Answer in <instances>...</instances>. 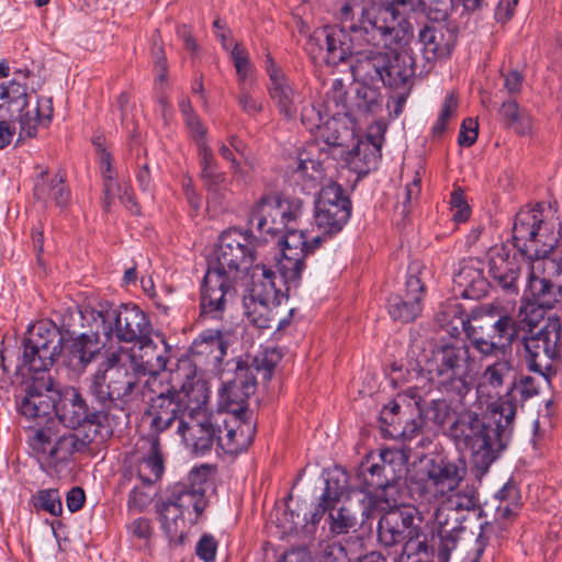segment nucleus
<instances>
[{"label": "nucleus", "instance_id": "1", "mask_svg": "<svg viewBox=\"0 0 562 562\" xmlns=\"http://www.w3.org/2000/svg\"><path fill=\"white\" fill-rule=\"evenodd\" d=\"M256 244L249 232L231 228L221 234L215 258L209 263L201 285L203 317L222 319L236 302L238 289L251 281Z\"/></svg>", "mask_w": 562, "mask_h": 562}, {"label": "nucleus", "instance_id": "2", "mask_svg": "<svg viewBox=\"0 0 562 562\" xmlns=\"http://www.w3.org/2000/svg\"><path fill=\"white\" fill-rule=\"evenodd\" d=\"M475 367L470 347L463 341L441 344L432 349L424 370L428 380L445 398L424 400L415 389H409V397L414 401L417 419L422 428L428 424L441 427L456 412L457 405L465 406L467 397L473 389L472 372Z\"/></svg>", "mask_w": 562, "mask_h": 562}, {"label": "nucleus", "instance_id": "3", "mask_svg": "<svg viewBox=\"0 0 562 562\" xmlns=\"http://www.w3.org/2000/svg\"><path fill=\"white\" fill-rule=\"evenodd\" d=\"M516 404L498 398L482 416L474 412L460 413L448 428L449 437L460 449L471 452L475 476L481 479L507 447L512 437Z\"/></svg>", "mask_w": 562, "mask_h": 562}, {"label": "nucleus", "instance_id": "4", "mask_svg": "<svg viewBox=\"0 0 562 562\" xmlns=\"http://www.w3.org/2000/svg\"><path fill=\"white\" fill-rule=\"evenodd\" d=\"M339 11L340 22L351 31V41L362 46L396 52L414 38L411 22L379 0H347Z\"/></svg>", "mask_w": 562, "mask_h": 562}, {"label": "nucleus", "instance_id": "5", "mask_svg": "<svg viewBox=\"0 0 562 562\" xmlns=\"http://www.w3.org/2000/svg\"><path fill=\"white\" fill-rule=\"evenodd\" d=\"M206 382L195 378V367L189 359H178L169 372L168 386L149 398L145 417L151 436H158L179 422L195 403H207Z\"/></svg>", "mask_w": 562, "mask_h": 562}, {"label": "nucleus", "instance_id": "6", "mask_svg": "<svg viewBox=\"0 0 562 562\" xmlns=\"http://www.w3.org/2000/svg\"><path fill=\"white\" fill-rule=\"evenodd\" d=\"M513 239L517 250L532 262L535 273L562 288V250L554 249L553 225L546 221L541 204L516 214Z\"/></svg>", "mask_w": 562, "mask_h": 562}, {"label": "nucleus", "instance_id": "7", "mask_svg": "<svg viewBox=\"0 0 562 562\" xmlns=\"http://www.w3.org/2000/svg\"><path fill=\"white\" fill-rule=\"evenodd\" d=\"M487 314L497 317L486 326L473 325L464 317L459 303H448L438 313L442 327H448L451 335L459 333L461 327L472 347L483 357L505 355L513 342L519 337V323L506 311L490 306Z\"/></svg>", "mask_w": 562, "mask_h": 562}, {"label": "nucleus", "instance_id": "8", "mask_svg": "<svg viewBox=\"0 0 562 562\" xmlns=\"http://www.w3.org/2000/svg\"><path fill=\"white\" fill-rule=\"evenodd\" d=\"M244 288L243 306L248 321L260 329L276 327L277 330L285 328L290 324L293 308L288 310V316H280V305L288 299V292H283L276 285V273L266 265L257 263L251 271V281Z\"/></svg>", "mask_w": 562, "mask_h": 562}, {"label": "nucleus", "instance_id": "9", "mask_svg": "<svg viewBox=\"0 0 562 562\" xmlns=\"http://www.w3.org/2000/svg\"><path fill=\"white\" fill-rule=\"evenodd\" d=\"M12 74L15 78L0 85V117L15 120L20 124L21 133L33 137L38 125L49 124L53 102L50 98L38 97L32 104L26 83L20 81L21 78L26 79L30 71L18 69Z\"/></svg>", "mask_w": 562, "mask_h": 562}, {"label": "nucleus", "instance_id": "10", "mask_svg": "<svg viewBox=\"0 0 562 562\" xmlns=\"http://www.w3.org/2000/svg\"><path fill=\"white\" fill-rule=\"evenodd\" d=\"M520 508V493L513 482H507L497 491L491 499L486 501L480 507L479 517L486 518L480 525V532L476 536L473 546L465 552L462 551L463 543L458 551H453L461 558L460 562H480L485 548L490 543L496 530L503 531L512 522ZM464 542V540L462 541Z\"/></svg>", "mask_w": 562, "mask_h": 562}, {"label": "nucleus", "instance_id": "11", "mask_svg": "<svg viewBox=\"0 0 562 562\" xmlns=\"http://www.w3.org/2000/svg\"><path fill=\"white\" fill-rule=\"evenodd\" d=\"M479 507V494L473 487L449 493L438 505L435 513L436 535L438 537L437 557L439 562H449L452 551H458L464 540L467 529L463 526V512Z\"/></svg>", "mask_w": 562, "mask_h": 562}, {"label": "nucleus", "instance_id": "12", "mask_svg": "<svg viewBox=\"0 0 562 562\" xmlns=\"http://www.w3.org/2000/svg\"><path fill=\"white\" fill-rule=\"evenodd\" d=\"M54 383L44 376L34 380L19 403V412L29 423L33 435L30 445L34 451H46V446L58 435L59 422L55 417Z\"/></svg>", "mask_w": 562, "mask_h": 562}, {"label": "nucleus", "instance_id": "13", "mask_svg": "<svg viewBox=\"0 0 562 562\" xmlns=\"http://www.w3.org/2000/svg\"><path fill=\"white\" fill-rule=\"evenodd\" d=\"M94 323L100 324L103 335L115 336L119 341L136 342L153 333L147 314L135 304L113 306L108 302L99 303L91 310Z\"/></svg>", "mask_w": 562, "mask_h": 562}, {"label": "nucleus", "instance_id": "14", "mask_svg": "<svg viewBox=\"0 0 562 562\" xmlns=\"http://www.w3.org/2000/svg\"><path fill=\"white\" fill-rule=\"evenodd\" d=\"M463 479L464 470L458 464L431 460L426 471L411 479L409 495L419 504H440L449 493L458 490Z\"/></svg>", "mask_w": 562, "mask_h": 562}, {"label": "nucleus", "instance_id": "15", "mask_svg": "<svg viewBox=\"0 0 562 562\" xmlns=\"http://www.w3.org/2000/svg\"><path fill=\"white\" fill-rule=\"evenodd\" d=\"M302 213L303 202L299 198L269 193L252 206L249 222L256 225L262 236L274 237L284 233L290 225H296Z\"/></svg>", "mask_w": 562, "mask_h": 562}, {"label": "nucleus", "instance_id": "16", "mask_svg": "<svg viewBox=\"0 0 562 562\" xmlns=\"http://www.w3.org/2000/svg\"><path fill=\"white\" fill-rule=\"evenodd\" d=\"M137 378L127 369L97 370L89 392L103 409H124L137 394Z\"/></svg>", "mask_w": 562, "mask_h": 562}, {"label": "nucleus", "instance_id": "17", "mask_svg": "<svg viewBox=\"0 0 562 562\" xmlns=\"http://www.w3.org/2000/svg\"><path fill=\"white\" fill-rule=\"evenodd\" d=\"M64 337L49 322H38L29 329L20 368L31 372H45L59 356Z\"/></svg>", "mask_w": 562, "mask_h": 562}, {"label": "nucleus", "instance_id": "18", "mask_svg": "<svg viewBox=\"0 0 562 562\" xmlns=\"http://www.w3.org/2000/svg\"><path fill=\"white\" fill-rule=\"evenodd\" d=\"M406 461L405 453L396 448H386L378 454H368L357 472L361 490L389 492L402 477Z\"/></svg>", "mask_w": 562, "mask_h": 562}, {"label": "nucleus", "instance_id": "19", "mask_svg": "<svg viewBox=\"0 0 562 562\" xmlns=\"http://www.w3.org/2000/svg\"><path fill=\"white\" fill-rule=\"evenodd\" d=\"M422 522L423 518L416 507L398 505L380 517L376 528L378 543L385 549L404 546L425 532Z\"/></svg>", "mask_w": 562, "mask_h": 562}, {"label": "nucleus", "instance_id": "20", "mask_svg": "<svg viewBox=\"0 0 562 562\" xmlns=\"http://www.w3.org/2000/svg\"><path fill=\"white\" fill-rule=\"evenodd\" d=\"M206 404L195 403L191 411L184 414L176 430L186 447L195 456L210 452L216 442V413H207Z\"/></svg>", "mask_w": 562, "mask_h": 562}, {"label": "nucleus", "instance_id": "21", "mask_svg": "<svg viewBox=\"0 0 562 562\" xmlns=\"http://www.w3.org/2000/svg\"><path fill=\"white\" fill-rule=\"evenodd\" d=\"M351 215V201L338 183L324 186L315 201L314 220L324 235L339 233Z\"/></svg>", "mask_w": 562, "mask_h": 562}, {"label": "nucleus", "instance_id": "22", "mask_svg": "<svg viewBox=\"0 0 562 562\" xmlns=\"http://www.w3.org/2000/svg\"><path fill=\"white\" fill-rule=\"evenodd\" d=\"M212 470L213 467L210 464L195 467L189 472L186 481L176 483L170 490L169 496L186 514L189 525L198 522L207 505L204 485Z\"/></svg>", "mask_w": 562, "mask_h": 562}, {"label": "nucleus", "instance_id": "23", "mask_svg": "<svg viewBox=\"0 0 562 562\" xmlns=\"http://www.w3.org/2000/svg\"><path fill=\"white\" fill-rule=\"evenodd\" d=\"M561 326L558 321H549L539 331L524 338L528 368L549 378L552 363L560 357Z\"/></svg>", "mask_w": 562, "mask_h": 562}, {"label": "nucleus", "instance_id": "24", "mask_svg": "<svg viewBox=\"0 0 562 562\" xmlns=\"http://www.w3.org/2000/svg\"><path fill=\"white\" fill-rule=\"evenodd\" d=\"M420 271L422 265L418 261L411 262L403 293L389 296L387 312L394 322L407 324L422 315L426 288L419 278Z\"/></svg>", "mask_w": 562, "mask_h": 562}, {"label": "nucleus", "instance_id": "25", "mask_svg": "<svg viewBox=\"0 0 562 562\" xmlns=\"http://www.w3.org/2000/svg\"><path fill=\"white\" fill-rule=\"evenodd\" d=\"M290 225L282 234L280 240L282 257L278 261V271L286 286V292L292 288L297 289L305 268V257L311 254L306 236Z\"/></svg>", "mask_w": 562, "mask_h": 562}, {"label": "nucleus", "instance_id": "26", "mask_svg": "<svg viewBox=\"0 0 562 562\" xmlns=\"http://www.w3.org/2000/svg\"><path fill=\"white\" fill-rule=\"evenodd\" d=\"M58 395L55 401V417L59 422V426L76 429L80 426L94 427V434L101 427L106 414L103 411L90 412L81 393L72 386L55 391Z\"/></svg>", "mask_w": 562, "mask_h": 562}, {"label": "nucleus", "instance_id": "27", "mask_svg": "<svg viewBox=\"0 0 562 562\" xmlns=\"http://www.w3.org/2000/svg\"><path fill=\"white\" fill-rule=\"evenodd\" d=\"M216 443L226 454H238L252 442L256 426L247 416L232 412H216Z\"/></svg>", "mask_w": 562, "mask_h": 562}, {"label": "nucleus", "instance_id": "28", "mask_svg": "<svg viewBox=\"0 0 562 562\" xmlns=\"http://www.w3.org/2000/svg\"><path fill=\"white\" fill-rule=\"evenodd\" d=\"M409 394V392L407 391ZM408 395L398 394L380 413L383 430L392 438L409 440L422 430V422L417 419L414 402L407 401Z\"/></svg>", "mask_w": 562, "mask_h": 562}, {"label": "nucleus", "instance_id": "29", "mask_svg": "<svg viewBox=\"0 0 562 562\" xmlns=\"http://www.w3.org/2000/svg\"><path fill=\"white\" fill-rule=\"evenodd\" d=\"M256 391V376L254 369L243 363L241 360L235 363L233 378H224L223 387L220 393L221 405L224 409L220 412H232L247 416L248 398Z\"/></svg>", "mask_w": 562, "mask_h": 562}, {"label": "nucleus", "instance_id": "30", "mask_svg": "<svg viewBox=\"0 0 562 562\" xmlns=\"http://www.w3.org/2000/svg\"><path fill=\"white\" fill-rule=\"evenodd\" d=\"M267 72L269 76L267 90L279 114L288 121L295 120L300 105L303 103L302 93L294 88L293 82L271 59H269Z\"/></svg>", "mask_w": 562, "mask_h": 562}, {"label": "nucleus", "instance_id": "31", "mask_svg": "<svg viewBox=\"0 0 562 562\" xmlns=\"http://www.w3.org/2000/svg\"><path fill=\"white\" fill-rule=\"evenodd\" d=\"M200 167L209 206L224 209L231 195L232 181L218 169L211 148L203 143L200 144Z\"/></svg>", "mask_w": 562, "mask_h": 562}, {"label": "nucleus", "instance_id": "32", "mask_svg": "<svg viewBox=\"0 0 562 562\" xmlns=\"http://www.w3.org/2000/svg\"><path fill=\"white\" fill-rule=\"evenodd\" d=\"M101 348L97 333L80 334L64 339L58 357H60L63 366L78 376L99 356Z\"/></svg>", "mask_w": 562, "mask_h": 562}, {"label": "nucleus", "instance_id": "33", "mask_svg": "<svg viewBox=\"0 0 562 562\" xmlns=\"http://www.w3.org/2000/svg\"><path fill=\"white\" fill-rule=\"evenodd\" d=\"M310 41L311 43L315 41L321 49L325 47L326 55L324 59L333 66L346 61L350 56H355L359 46H362L361 43L351 41V31L342 23L340 27L324 26L316 30Z\"/></svg>", "mask_w": 562, "mask_h": 562}, {"label": "nucleus", "instance_id": "34", "mask_svg": "<svg viewBox=\"0 0 562 562\" xmlns=\"http://www.w3.org/2000/svg\"><path fill=\"white\" fill-rule=\"evenodd\" d=\"M520 265L504 246H495L488 251L490 286L499 288L504 293L517 295Z\"/></svg>", "mask_w": 562, "mask_h": 562}, {"label": "nucleus", "instance_id": "35", "mask_svg": "<svg viewBox=\"0 0 562 562\" xmlns=\"http://www.w3.org/2000/svg\"><path fill=\"white\" fill-rule=\"evenodd\" d=\"M93 440V436L82 434L81 430L61 431V426L58 425V435L53 436L46 451L35 452L48 467L56 469L59 464L67 463L74 453L85 450Z\"/></svg>", "mask_w": 562, "mask_h": 562}, {"label": "nucleus", "instance_id": "36", "mask_svg": "<svg viewBox=\"0 0 562 562\" xmlns=\"http://www.w3.org/2000/svg\"><path fill=\"white\" fill-rule=\"evenodd\" d=\"M134 344L130 352L131 363L135 370L150 375L144 387L151 389L159 383L156 374L167 367L166 347L156 345L150 336H146V338H142Z\"/></svg>", "mask_w": 562, "mask_h": 562}, {"label": "nucleus", "instance_id": "37", "mask_svg": "<svg viewBox=\"0 0 562 562\" xmlns=\"http://www.w3.org/2000/svg\"><path fill=\"white\" fill-rule=\"evenodd\" d=\"M454 289L463 297L480 300L488 293L490 280L484 276V263L479 258L464 259L453 277Z\"/></svg>", "mask_w": 562, "mask_h": 562}, {"label": "nucleus", "instance_id": "38", "mask_svg": "<svg viewBox=\"0 0 562 562\" xmlns=\"http://www.w3.org/2000/svg\"><path fill=\"white\" fill-rule=\"evenodd\" d=\"M226 344L218 330H205L194 339L191 345V357H182L189 359L195 367V378H198V366L217 368L226 355Z\"/></svg>", "mask_w": 562, "mask_h": 562}, {"label": "nucleus", "instance_id": "39", "mask_svg": "<svg viewBox=\"0 0 562 562\" xmlns=\"http://www.w3.org/2000/svg\"><path fill=\"white\" fill-rule=\"evenodd\" d=\"M418 42L427 60L448 57L456 44L454 34L442 24H425L418 32Z\"/></svg>", "mask_w": 562, "mask_h": 562}, {"label": "nucleus", "instance_id": "40", "mask_svg": "<svg viewBox=\"0 0 562 562\" xmlns=\"http://www.w3.org/2000/svg\"><path fill=\"white\" fill-rule=\"evenodd\" d=\"M137 449L143 451L137 464V475L145 484L158 481L165 470L158 436L148 435L137 442Z\"/></svg>", "mask_w": 562, "mask_h": 562}, {"label": "nucleus", "instance_id": "41", "mask_svg": "<svg viewBox=\"0 0 562 562\" xmlns=\"http://www.w3.org/2000/svg\"><path fill=\"white\" fill-rule=\"evenodd\" d=\"M33 196L44 204L53 202L57 207H66L70 201V190L66 184L65 175L58 171L50 176L47 170L41 171L34 182Z\"/></svg>", "mask_w": 562, "mask_h": 562}, {"label": "nucleus", "instance_id": "42", "mask_svg": "<svg viewBox=\"0 0 562 562\" xmlns=\"http://www.w3.org/2000/svg\"><path fill=\"white\" fill-rule=\"evenodd\" d=\"M374 48H366V46H359L353 56V63L351 64V71L357 80L379 82L382 77V71L389 60V53L381 52Z\"/></svg>", "mask_w": 562, "mask_h": 562}, {"label": "nucleus", "instance_id": "43", "mask_svg": "<svg viewBox=\"0 0 562 562\" xmlns=\"http://www.w3.org/2000/svg\"><path fill=\"white\" fill-rule=\"evenodd\" d=\"M381 142L373 136L360 140L348 154L347 165L359 177L367 176L376 169L381 158Z\"/></svg>", "mask_w": 562, "mask_h": 562}, {"label": "nucleus", "instance_id": "44", "mask_svg": "<svg viewBox=\"0 0 562 562\" xmlns=\"http://www.w3.org/2000/svg\"><path fill=\"white\" fill-rule=\"evenodd\" d=\"M514 379L515 372L512 360L507 358L497 359L484 369L477 390L483 392L484 389H490L495 395H499L505 385L510 387V382Z\"/></svg>", "mask_w": 562, "mask_h": 562}, {"label": "nucleus", "instance_id": "45", "mask_svg": "<svg viewBox=\"0 0 562 562\" xmlns=\"http://www.w3.org/2000/svg\"><path fill=\"white\" fill-rule=\"evenodd\" d=\"M535 304L542 308H551L559 301L562 293V288L553 283V281L546 279L538 273L535 269L530 270L527 289Z\"/></svg>", "mask_w": 562, "mask_h": 562}, {"label": "nucleus", "instance_id": "46", "mask_svg": "<svg viewBox=\"0 0 562 562\" xmlns=\"http://www.w3.org/2000/svg\"><path fill=\"white\" fill-rule=\"evenodd\" d=\"M157 513L161 528L170 539L182 537L188 517L169 495L157 505Z\"/></svg>", "mask_w": 562, "mask_h": 562}, {"label": "nucleus", "instance_id": "47", "mask_svg": "<svg viewBox=\"0 0 562 562\" xmlns=\"http://www.w3.org/2000/svg\"><path fill=\"white\" fill-rule=\"evenodd\" d=\"M347 490V475L345 472H337L329 475L326 480L324 492L322 493L318 504L311 516V524L317 525L324 516V507L328 504L339 503L340 497Z\"/></svg>", "mask_w": 562, "mask_h": 562}, {"label": "nucleus", "instance_id": "48", "mask_svg": "<svg viewBox=\"0 0 562 562\" xmlns=\"http://www.w3.org/2000/svg\"><path fill=\"white\" fill-rule=\"evenodd\" d=\"M324 507V515L327 514V525L330 535L339 536L348 533L358 525V516L351 505L338 503L328 504Z\"/></svg>", "mask_w": 562, "mask_h": 562}, {"label": "nucleus", "instance_id": "49", "mask_svg": "<svg viewBox=\"0 0 562 562\" xmlns=\"http://www.w3.org/2000/svg\"><path fill=\"white\" fill-rule=\"evenodd\" d=\"M387 65L382 71V78L379 79L384 86L390 88L403 87L414 75L412 58L400 54H389Z\"/></svg>", "mask_w": 562, "mask_h": 562}, {"label": "nucleus", "instance_id": "50", "mask_svg": "<svg viewBox=\"0 0 562 562\" xmlns=\"http://www.w3.org/2000/svg\"><path fill=\"white\" fill-rule=\"evenodd\" d=\"M366 491L363 498L360 501L361 525L373 518L375 514H381L382 516L384 513L398 506L396 498L390 496L387 491H374V493L369 490Z\"/></svg>", "mask_w": 562, "mask_h": 562}, {"label": "nucleus", "instance_id": "51", "mask_svg": "<svg viewBox=\"0 0 562 562\" xmlns=\"http://www.w3.org/2000/svg\"><path fill=\"white\" fill-rule=\"evenodd\" d=\"M498 114L505 125L514 128L519 135H527L532 130L530 114L521 109L515 100L504 101L498 109Z\"/></svg>", "mask_w": 562, "mask_h": 562}, {"label": "nucleus", "instance_id": "52", "mask_svg": "<svg viewBox=\"0 0 562 562\" xmlns=\"http://www.w3.org/2000/svg\"><path fill=\"white\" fill-rule=\"evenodd\" d=\"M103 193H104V209L110 210L111 204L115 199L120 201L130 212L137 214L139 212L134 196L132 188L125 182H120L117 177L110 178L103 181Z\"/></svg>", "mask_w": 562, "mask_h": 562}, {"label": "nucleus", "instance_id": "53", "mask_svg": "<svg viewBox=\"0 0 562 562\" xmlns=\"http://www.w3.org/2000/svg\"><path fill=\"white\" fill-rule=\"evenodd\" d=\"M322 104H315L314 102L302 103L300 105V117L303 126L311 133L319 132L321 137L325 139L327 144L337 145L338 137H326L325 130L329 128V122H325V117L322 113Z\"/></svg>", "mask_w": 562, "mask_h": 562}, {"label": "nucleus", "instance_id": "54", "mask_svg": "<svg viewBox=\"0 0 562 562\" xmlns=\"http://www.w3.org/2000/svg\"><path fill=\"white\" fill-rule=\"evenodd\" d=\"M434 547L428 543L426 532L403 546L398 562H431Z\"/></svg>", "mask_w": 562, "mask_h": 562}, {"label": "nucleus", "instance_id": "55", "mask_svg": "<svg viewBox=\"0 0 562 562\" xmlns=\"http://www.w3.org/2000/svg\"><path fill=\"white\" fill-rule=\"evenodd\" d=\"M282 359L281 352L276 348H266L251 359V362L243 361L254 369V375L261 374L263 380H270L276 367Z\"/></svg>", "mask_w": 562, "mask_h": 562}, {"label": "nucleus", "instance_id": "56", "mask_svg": "<svg viewBox=\"0 0 562 562\" xmlns=\"http://www.w3.org/2000/svg\"><path fill=\"white\" fill-rule=\"evenodd\" d=\"M235 100L240 110L251 119L263 111V102L255 95L254 85H239Z\"/></svg>", "mask_w": 562, "mask_h": 562}, {"label": "nucleus", "instance_id": "57", "mask_svg": "<svg viewBox=\"0 0 562 562\" xmlns=\"http://www.w3.org/2000/svg\"><path fill=\"white\" fill-rule=\"evenodd\" d=\"M356 106L363 113H375L381 109V93L378 88L362 83L356 91Z\"/></svg>", "mask_w": 562, "mask_h": 562}, {"label": "nucleus", "instance_id": "58", "mask_svg": "<svg viewBox=\"0 0 562 562\" xmlns=\"http://www.w3.org/2000/svg\"><path fill=\"white\" fill-rule=\"evenodd\" d=\"M34 507L49 513L53 516H60L63 505L59 491L56 488L40 490L33 496Z\"/></svg>", "mask_w": 562, "mask_h": 562}, {"label": "nucleus", "instance_id": "59", "mask_svg": "<svg viewBox=\"0 0 562 562\" xmlns=\"http://www.w3.org/2000/svg\"><path fill=\"white\" fill-rule=\"evenodd\" d=\"M231 56L236 68L238 86L254 85L252 81L249 80L252 68L246 49L236 44L231 52Z\"/></svg>", "mask_w": 562, "mask_h": 562}, {"label": "nucleus", "instance_id": "60", "mask_svg": "<svg viewBox=\"0 0 562 562\" xmlns=\"http://www.w3.org/2000/svg\"><path fill=\"white\" fill-rule=\"evenodd\" d=\"M321 562H350L346 549L338 541L324 540L318 543Z\"/></svg>", "mask_w": 562, "mask_h": 562}, {"label": "nucleus", "instance_id": "61", "mask_svg": "<svg viewBox=\"0 0 562 562\" xmlns=\"http://www.w3.org/2000/svg\"><path fill=\"white\" fill-rule=\"evenodd\" d=\"M517 390L520 394L521 401H527L538 394V385L531 376H521L519 382L515 380L510 382V387L507 389L506 395L503 398L510 400L514 404L512 393Z\"/></svg>", "mask_w": 562, "mask_h": 562}, {"label": "nucleus", "instance_id": "62", "mask_svg": "<svg viewBox=\"0 0 562 562\" xmlns=\"http://www.w3.org/2000/svg\"><path fill=\"white\" fill-rule=\"evenodd\" d=\"M450 205L452 211V220L457 223L465 222L471 214V209L465 200L461 189L452 191L450 196Z\"/></svg>", "mask_w": 562, "mask_h": 562}, {"label": "nucleus", "instance_id": "63", "mask_svg": "<svg viewBox=\"0 0 562 562\" xmlns=\"http://www.w3.org/2000/svg\"><path fill=\"white\" fill-rule=\"evenodd\" d=\"M218 548L217 540L209 533H204L195 546V554L203 562H214Z\"/></svg>", "mask_w": 562, "mask_h": 562}, {"label": "nucleus", "instance_id": "64", "mask_svg": "<svg viewBox=\"0 0 562 562\" xmlns=\"http://www.w3.org/2000/svg\"><path fill=\"white\" fill-rule=\"evenodd\" d=\"M127 532L133 540L148 542L153 535L150 520L138 517L127 525Z\"/></svg>", "mask_w": 562, "mask_h": 562}]
</instances>
